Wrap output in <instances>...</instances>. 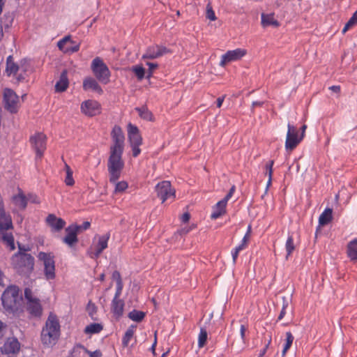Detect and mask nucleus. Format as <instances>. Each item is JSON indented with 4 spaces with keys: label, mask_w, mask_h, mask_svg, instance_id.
<instances>
[{
    "label": "nucleus",
    "mask_w": 357,
    "mask_h": 357,
    "mask_svg": "<svg viewBox=\"0 0 357 357\" xmlns=\"http://www.w3.org/2000/svg\"><path fill=\"white\" fill-rule=\"evenodd\" d=\"M24 297L26 301V309L31 317L39 318L43 314V307L40 301L33 295L29 288L24 290Z\"/></svg>",
    "instance_id": "obj_8"
},
{
    "label": "nucleus",
    "mask_w": 357,
    "mask_h": 357,
    "mask_svg": "<svg viewBox=\"0 0 357 357\" xmlns=\"http://www.w3.org/2000/svg\"><path fill=\"white\" fill-rule=\"evenodd\" d=\"M264 105V102L262 101H254L252 104V109L256 107H261Z\"/></svg>",
    "instance_id": "obj_59"
},
{
    "label": "nucleus",
    "mask_w": 357,
    "mask_h": 357,
    "mask_svg": "<svg viewBox=\"0 0 357 357\" xmlns=\"http://www.w3.org/2000/svg\"><path fill=\"white\" fill-rule=\"evenodd\" d=\"M5 280H6V278L3 273L0 270V288L3 289L4 288L6 284Z\"/></svg>",
    "instance_id": "obj_54"
},
{
    "label": "nucleus",
    "mask_w": 357,
    "mask_h": 357,
    "mask_svg": "<svg viewBox=\"0 0 357 357\" xmlns=\"http://www.w3.org/2000/svg\"><path fill=\"white\" fill-rule=\"evenodd\" d=\"M146 65L149 66V70L146 77L150 78L151 77H152L154 70L158 68V65L156 63L151 62H147Z\"/></svg>",
    "instance_id": "obj_45"
},
{
    "label": "nucleus",
    "mask_w": 357,
    "mask_h": 357,
    "mask_svg": "<svg viewBox=\"0 0 357 357\" xmlns=\"http://www.w3.org/2000/svg\"><path fill=\"white\" fill-rule=\"evenodd\" d=\"M68 73L67 70H65L61 73L59 79L55 84V91L56 92H63L68 89Z\"/></svg>",
    "instance_id": "obj_26"
},
{
    "label": "nucleus",
    "mask_w": 357,
    "mask_h": 357,
    "mask_svg": "<svg viewBox=\"0 0 357 357\" xmlns=\"http://www.w3.org/2000/svg\"><path fill=\"white\" fill-rule=\"evenodd\" d=\"M261 23L264 26L273 25L274 26H279L278 22L275 20L273 14H261Z\"/></svg>",
    "instance_id": "obj_32"
},
{
    "label": "nucleus",
    "mask_w": 357,
    "mask_h": 357,
    "mask_svg": "<svg viewBox=\"0 0 357 357\" xmlns=\"http://www.w3.org/2000/svg\"><path fill=\"white\" fill-rule=\"evenodd\" d=\"M12 200L16 207L20 210H24L27 206V199L21 189H19V192L13 196Z\"/></svg>",
    "instance_id": "obj_27"
},
{
    "label": "nucleus",
    "mask_w": 357,
    "mask_h": 357,
    "mask_svg": "<svg viewBox=\"0 0 357 357\" xmlns=\"http://www.w3.org/2000/svg\"><path fill=\"white\" fill-rule=\"evenodd\" d=\"M136 110L138 112L141 118L147 121L152 120V114L146 107H142L140 108H136Z\"/></svg>",
    "instance_id": "obj_39"
},
{
    "label": "nucleus",
    "mask_w": 357,
    "mask_h": 357,
    "mask_svg": "<svg viewBox=\"0 0 357 357\" xmlns=\"http://www.w3.org/2000/svg\"><path fill=\"white\" fill-rule=\"evenodd\" d=\"M79 50V45L77 44L73 47H67V50H65V53H74L78 52Z\"/></svg>",
    "instance_id": "obj_52"
},
{
    "label": "nucleus",
    "mask_w": 357,
    "mask_h": 357,
    "mask_svg": "<svg viewBox=\"0 0 357 357\" xmlns=\"http://www.w3.org/2000/svg\"><path fill=\"white\" fill-rule=\"evenodd\" d=\"M285 335H286V339H285V344H284V347L286 348L290 349V347H291L292 343L294 342V337L293 336L291 333L289 331L285 333Z\"/></svg>",
    "instance_id": "obj_42"
},
{
    "label": "nucleus",
    "mask_w": 357,
    "mask_h": 357,
    "mask_svg": "<svg viewBox=\"0 0 357 357\" xmlns=\"http://www.w3.org/2000/svg\"><path fill=\"white\" fill-rule=\"evenodd\" d=\"M236 188L234 185L231 186L229 191L227 194V195L222 199L223 201H225L226 203L228 202V201L233 196L234 192H235Z\"/></svg>",
    "instance_id": "obj_49"
},
{
    "label": "nucleus",
    "mask_w": 357,
    "mask_h": 357,
    "mask_svg": "<svg viewBox=\"0 0 357 357\" xmlns=\"http://www.w3.org/2000/svg\"><path fill=\"white\" fill-rule=\"evenodd\" d=\"M123 288V282H116V292L114 298H120Z\"/></svg>",
    "instance_id": "obj_47"
},
{
    "label": "nucleus",
    "mask_w": 357,
    "mask_h": 357,
    "mask_svg": "<svg viewBox=\"0 0 357 357\" xmlns=\"http://www.w3.org/2000/svg\"><path fill=\"white\" fill-rule=\"evenodd\" d=\"M91 69L94 76L99 82L103 84L109 83L111 73L109 68L100 57L97 56L93 59L91 64Z\"/></svg>",
    "instance_id": "obj_7"
},
{
    "label": "nucleus",
    "mask_w": 357,
    "mask_h": 357,
    "mask_svg": "<svg viewBox=\"0 0 357 357\" xmlns=\"http://www.w3.org/2000/svg\"><path fill=\"white\" fill-rule=\"evenodd\" d=\"M112 312L116 319H119L123 314L124 302L120 298H113L112 301Z\"/></svg>",
    "instance_id": "obj_25"
},
{
    "label": "nucleus",
    "mask_w": 357,
    "mask_h": 357,
    "mask_svg": "<svg viewBox=\"0 0 357 357\" xmlns=\"http://www.w3.org/2000/svg\"><path fill=\"white\" fill-rule=\"evenodd\" d=\"M168 52H169V50L164 46L152 45L146 49V52L142 56V59H157Z\"/></svg>",
    "instance_id": "obj_16"
},
{
    "label": "nucleus",
    "mask_w": 357,
    "mask_h": 357,
    "mask_svg": "<svg viewBox=\"0 0 357 357\" xmlns=\"http://www.w3.org/2000/svg\"><path fill=\"white\" fill-rule=\"evenodd\" d=\"M132 71L139 80H142L145 77V69L142 66L136 65L132 66Z\"/></svg>",
    "instance_id": "obj_40"
},
{
    "label": "nucleus",
    "mask_w": 357,
    "mask_h": 357,
    "mask_svg": "<svg viewBox=\"0 0 357 357\" xmlns=\"http://www.w3.org/2000/svg\"><path fill=\"white\" fill-rule=\"evenodd\" d=\"M227 203L225 201L221 199L219 201L215 206L212 208V213L211 214V220H216L223 215H225L227 212Z\"/></svg>",
    "instance_id": "obj_24"
},
{
    "label": "nucleus",
    "mask_w": 357,
    "mask_h": 357,
    "mask_svg": "<svg viewBox=\"0 0 357 357\" xmlns=\"http://www.w3.org/2000/svg\"><path fill=\"white\" fill-rule=\"evenodd\" d=\"M103 329V326L99 323H92L86 326L84 328V333L93 335L100 333Z\"/></svg>",
    "instance_id": "obj_31"
},
{
    "label": "nucleus",
    "mask_w": 357,
    "mask_h": 357,
    "mask_svg": "<svg viewBox=\"0 0 357 357\" xmlns=\"http://www.w3.org/2000/svg\"><path fill=\"white\" fill-rule=\"evenodd\" d=\"M65 169L66 172V176L64 181L65 183L68 186H73L75 184V181L73 176V170L67 164H65Z\"/></svg>",
    "instance_id": "obj_35"
},
{
    "label": "nucleus",
    "mask_w": 357,
    "mask_h": 357,
    "mask_svg": "<svg viewBox=\"0 0 357 357\" xmlns=\"http://www.w3.org/2000/svg\"><path fill=\"white\" fill-rule=\"evenodd\" d=\"M12 229H0V240L10 250L15 249Z\"/></svg>",
    "instance_id": "obj_22"
},
{
    "label": "nucleus",
    "mask_w": 357,
    "mask_h": 357,
    "mask_svg": "<svg viewBox=\"0 0 357 357\" xmlns=\"http://www.w3.org/2000/svg\"><path fill=\"white\" fill-rule=\"evenodd\" d=\"M145 316V312L136 310H132L128 314V317L130 319L136 322L142 321L144 319Z\"/></svg>",
    "instance_id": "obj_33"
},
{
    "label": "nucleus",
    "mask_w": 357,
    "mask_h": 357,
    "mask_svg": "<svg viewBox=\"0 0 357 357\" xmlns=\"http://www.w3.org/2000/svg\"><path fill=\"white\" fill-rule=\"evenodd\" d=\"M86 310L90 317H93V316L96 313L97 309L96 306L91 301H89L86 306Z\"/></svg>",
    "instance_id": "obj_43"
},
{
    "label": "nucleus",
    "mask_w": 357,
    "mask_h": 357,
    "mask_svg": "<svg viewBox=\"0 0 357 357\" xmlns=\"http://www.w3.org/2000/svg\"><path fill=\"white\" fill-rule=\"evenodd\" d=\"M224 99H225V97L222 96V97H219L218 99H217V107H220L222 105V102L224 101Z\"/></svg>",
    "instance_id": "obj_60"
},
{
    "label": "nucleus",
    "mask_w": 357,
    "mask_h": 357,
    "mask_svg": "<svg viewBox=\"0 0 357 357\" xmlns=\"http://www.w3.org/2000/svg\"><path fill=\"white\" fill-rule=\"evenodd\" d=\"M13 225L10 214L6 211L5 205L0 206V229H13Z\"/></svg>",
    "instance_id": "obj_19"
},
{
    "label": "nucleus",
    "mask_w": 357,
    "mask_h": 357,
    "mask_svg": "<svg viewBox=\"0 0 357 357\" xmlns=\"http://www.w3.org/2000/svg\"><path fill=\"white\" fill-rule=\"evenodd\" d=\"M287 303H284L283 306H282V310L280 311V314L278 316V320H281L284 317V315L286 314V308H287Z\"/></svg>",
    "instance_id": "obj_55"
},
{
    "label": "nucleus",
    "mask_w": 357,
    "mask_h": 357,
    "mask_svg": "<svg viewBox=\"0 0 357 357\" xmlns=\"http://www.w3.org/2000/svg\"><path fill=\"white\" fill-rule=\"evenodd\" d=\"M37 258L43 266V273L47 280L56 278L55 256L52 252H39Z\"/></svg>",
    "instance_id": "obj_6"
},
{
    "label": "nucleus",
    "mask_w": 357,
    "mask_h": 357,
    "mask_svg": "<svg viewBox=\"0 0 357 357\" xmlns=\"http://www.w3.org/2000/svg\"><path fill=\"white\" fill-rule=\"evenodd\" d=\"M287 128L288 130L285 142V149L291 151L301 142L303 138V133H301V136H299L296 127L290 123L288 124Z\"/></svg>",
    "instance_id": "obj_13"
},
{
    "label": "nucleus",
    "mask_w": 357,
    "mask_h": 357,
    "mask_svg": "<svg viewBox=\"0 0 357 357\" xmlns=\"http://www.w3.org/2000/svg\"><path fill=\"white\" fill-rule=\"evenodd\" d=\"M112 279L116 280V282H123L121 274L119 271H115L112 273Z\"/></svg>",
    "instance_id": "obj_51"
},
{
    "label": "nucleus",
    "mask_w": 357,
    "mask_h": 357,
    "mask_svg": "<svg viewBox=\"0 0 357 357\" xmlns=\"http://www.w3.org/2000/svg\"><path fill=\"white\" fill-rule=\"evenodd\" d=\"M347 255L351 260H357V238L351 241L348 243Z\"/></svg>",
    "instance_id": "obj_29"
},
{
    "label": "nucleus",
    "mask_w": 357,
    "mask_h": 357,
    "mask_svg": "<svg viewBox=\"0 0 357 357\" xmlns=\"http://www.w3.org/2000/svg\"><path fill=\"white\" fill-rule=\"evenodd\" d=\"M112 144L109 149V156L107 161V169L109 174V182H115L121 176L124 167L122 155L124 149L125 137L122 129L115 126L111 132Z\"/></svg>",
    "instance_id": "obj_1"
},
{
    "label": "nucleus",
    "mask_w": 357,
    "mask_h": 357,
    "mask_svg": "<svg viewBox=\"0 0 357 357\" xmlns=\"http://www.w3.org/2000/svg\"><path fill=\"white\" fill-rule=\"evenodd\" d=\"M60 335V324L56 316L50 313L41 332V342L44 345H54Z\"/></svg>",
    "instance_id": "obj_4"
},
{
    "label": "nucleus",
    "mask_w": 357,
    "mask_h": 357,
    "mask_svg": "<svg viewBox=\"0 0 357 357\" xmlns=\"http://www.w3.org/2000/svg\"><path fill=\"white\" fill-rule=\"evenodd\" d=\"M18 248L10 258L11 266L17 274L29 277L34 269L35 259L24 246L19 244Z\"/></svg>",
    "instance_id": "obj_2"
},
{
    "label": "nucleus",
    "mask_w": 357,
    "mask_h": 357,
    "mask_svg": "<svg viewBox=\"0 0 357 357\" xmlns=\"http://www.w3.org/2000/svg\"><path fill=\"white\" fill-rule=\"evenodd\" d=\"M31 71L30 62L23 59L20 64L14 62L13 56L10 55L6 59V73L8 76H13L17 82L23 81L27 73Z\"/></svg>",
    "instance_id": "obj_5"
},
{
    "label": "nucleus",
    "mask_w": 357,
    "mask_h": 357,
    "mask_svg": "<svg viewBox=\"0 0 357 357\" xmlns=\"http://www.w3.org/2000/svg\"><path fill=\"white\" fill-rule=\"evenodd\" d=\"M247 54V50L242 48H237L233 50H229L221 56L219 65L225 67L227 63L240 60Z\"/></svg>",
    "instance_id": "obj_14"
},
{
    "label": "nucleus",
    "mask_w": 357,
    "mask_h": 357,
    "mask_svg": "<svg viewBox=\"0 0 357 357\" xmlns=\"http://www.w3.org/2000/svg\"><path fill=\"white\" fill-rule=\"evenodd\" d=\"M27 202H30L33 204H39L40 202V199L36 195L29 194L28 197H26Z\"/></svg>",
    "instance_id": "obj_48"
},
{
    "label": "nucleus",
    "mask_w": 357,
    "mask_h": 357,
    "mask_svg": "<svg viewBox=\"0 0 357 357\" xmlns=\"http://www.w3.org/2000/svg\"><path fill=\"white\" fill-rule=\"evenodd\" d=\"M206 17L211 21L216 20L215 14L210 4L206 6Z\"/></svg>",
    "instance_id": "obj_44"
},
{
    "label": "nucleus",
    "mask_w": 357,
    "mask_h": 357,
    "mask_svg": "<svg viewBox=\"0 0 357 357\" xmlns=\"http://www.w3.org/2000/svg\"><path fill=\"white\" fill-rule=\"evenodd\" d=\"M333 219V210L330 208H326L320 215L319 218V226H324L331 222Z\"/></svg>",
    "instance_id": "obj_28"
},
{
    "label": "nucleus",
    "mask_w": 357,
    "mask_h": 357,
    "mask_svg": "<svg viewBox=\"0 0 357 357\" xmlns=\"http://www.w3.org/2000/svg\"><path fill=\"white\" fill-rule=\"evenodd\" d=\"M351 27H352V26L347 22V24H345L344 27L342 29V32L343 33L347 32Z\"/></svg>",
    "instance_id": "obj_62"
},
{
    "label": "nucleus",
    "mask_w": 357,
    "mask_h": 357,
    "mask_svg": "<svg viewBox=\"0 0 357 357\" xmlns=\"http://www.w3.org/2000/svg\"><path fill=\"white\" fill-rule=\"evenodd\" d=\"M81 112L87 116H94L101 112L100 104L94 100H87L81 104Z\"/></svg>",
    "instance_id": "obj_15"
},
{
    "label": "nucleus",
    "mask_w": 357,
    "mask_h": 357,
    "mask_svg": "<svg viewBox=\"0 0 357 357\" xmlns=\"http://www.w3.org/2000/svg\"><path fill=\"white\" fill-rule=\"evenodd\" d=\"M250 231H251V226L249 225L248 228V231H247L246 234H245V236H243L241 243L238 246L236 247L241 251L243 250L244 249H245L247 248L248 243L250 239Z\"/></svg>",
    "instance_id": "obj_38"
},
{
    "label": "nucleus",
    "mask_w": 357,
    "mask_h": 357,
    "mask_svg": "<svg viewBox=\"0 0 357 357\" xmlns=\"http://www.w3.org/2000/svg\"><path fill=\"white\" fill-rule=\"evenodd\" d=\"M3 104L6 110L16 113L20 107V98L14 91L5 89L3 91Z\"/></svg>",
    "instance_id": "obj_11"
},
{
    "label": "nucleus",
    "mask_w": 357,
    "mask_h": 357,
    "mask_svg": "<svg viewBox=\"0 0 357 357\" xmlns=\"http://www.w3.org/2000/svg\"><path fill=\"white\" fill-rule=\"evenodd\" d=\"M246 330H247V328H246V327L244 325H241V326L240 334H241V337L243 341H245Z\"/></svg>",
    "instance_id": "obj_57"
},
{
    "label": "nucleus",
    "mask_w": 357,
    "mask_h": 357,
    "mask_svg": "<svg viewBox=\"0 0 357 357\" xmlns=\"http://www.w3.org/2000/svg\"><path fill=\"white\" fill-rule=\"evenodd\" d=\"M68 42L74 43V42L71 40L70 36H66L62 39L59 40L57 43L58 48L63 53H65V50H67V47H66L65 45Z\"/></svg>",
    "instance_id": "obj_41"
},
{
    "label": "nucleus",
    "mask_w": 357,
    "mask_h": 357,
    "mask_svg": "<svg viewBox=\"0 0 357 357\" xmlns=\"http://www.w3.org/2000/svg\"><path fill=\"white\" fill-rule=\"evenodd\" d=\"M117 181L118 179L115 182H111L115 184L114 192L116 194L123 192L128 188V183L125 181Z\"/></svg>",
    "instance_id": "obj_37"
},
{
    "label": "nucleus",
    "mask_w": 357,
    "mask_h": 357,
    "mask_svg": "<svg viewBox=\"0 0 357 357\" xmlns=\"http://www.w3.org/2000/svg\"><path fill=\"white\" fill-rule=\"evenodd\" d=\"M109 234H106L98 237V243L95 245L94 252L91 253L92 257L98 258L102 251L107 248Z\"/></svg>",
    "instance_id": "obj_20"
},
{
    "label": "nucleus",
    "mask_w": 357,
    "mask_h": 357,
    "mask_svg": "<svg viewBox=\"0 0 357 357\" xmlns=\"http://www.w3.org/2000/svg\"><path fill=\"white\" fill-rule=\"evenodd\" d=\"M83 89L84 91H92L98 94H102L103 92L97 80L91 77H87L84 79Z\"/></svg>",
    "instance_id": "obj_23"
},
{
    "label": "nucleus",
    "mask_w": 357,
    "mask_h": 357,
    "mask_svg": "<svg viewBox=\"0 0 357 357\" xmlns=\"http://www.w3.org/2000/svg\"><path fill=\"white\" fill-rule=\"evenodd\" d=\"M208 339V333L206 330L204 328H200V332L198 335V341H197V346L199 349L203 348L207 342Z\"/></svg>",
    "instance_id": "obj_34"
},
{
    "label": "nucleus",
    "mask_w": 357,
    "mask_h": 357,
    "mask_svg": "<svg viewBox=\"0 0 357 357\" xmlns=\"http://www.w3.org/2000/svg\"><path fill=\"white\" fill-rule=\"evenodd\" d=\"M329 89L335 93H339L340 91V86H332Z\"/></svg>",
    "instance_id": "obj_61"
},
{
    "label": "nucleus",
    "mask_w": 357,
    "mask_h": 357,
    "mask_svg": "<svg viewBox=\"0 0 357 357\" xmlns=\"http://www.w3.org/2000/svg\"><path fill=\"white\" fill-rule=\"evenodd\" d=\"M241 252L240 250H238V248H234L232 250H231V256H232V260H233V263L235 264L236 263V260L238 259V255H239V252Z\"/></svg>",
    "instance_id": "obj_50"
},
{
    "label": "nucleus",
    "mask_w": 357,
    "mask_h": 357,
    "mask_svg": "<svg viewBox=\"0 0 357 357\" xmlns=\"http://www.w3.org/2000/svg\"><path fill=\"white\" fill-rule=\"evenodd\" d=\"M46 223L54 232L61 231L66 226V221L54 214H49L46 218Z\"/></svg>",
    "instance_id": "obj_18"
},
{
    "label": "nucleus",
    "mask_w": 357,
    "mask_h": 357,
    "mask_svg": "<svg viewBox=\"0 0 357 357\" xmlns=\"http://www.w3.org/2000/svg\"><path fill=\"white\" fill-rule=\"evenodd\" d=\"M285 249L287 251L286 259H288V257L293 253L294 250H295L294 238L292 235L288 236V238L285 243Z\"/></svg>",
    "instance_id": "obj_36"
},
{
    "label": "nucleus",
    "mask_w": 357,
    "mask_h": 357,
    "mask_svg": "<svg viewBox=\"0 0 357 357\" xmlns=\"http://www.w3.org/2000/svg\"><path fill=\"white\" fill-rule=\"evenodd\" d=\"M274 165L273 160H269L265 165L266 174H268V177L273 176V166Z\"/></svg>",
    "instance_id": "obj_46"
},
{
    "label": "nucleus",
    "mask_w": 357,
    "mask_h": 357,
    "mask_svg": "<svg viewBox=\"0 0 357 357\" xmlns=\"http://www.w3.org/2000/svg\"><path fill=\"white\" fill-rule=\"evenodd\" d=\"M20 344L16 338H9L1 347L3 353L6 354H15L20 351Z\"/></svg>",
    "instance_id": "obj_21"
},
{
    "label": "nucleus",
    "mask_w": 357,
    "mask_h": 357,
    "mask_svg": "<svg viewBox=\"0 0 357 357\" xmlns=\"http://www.w3.org/2000/svg\"><path fill=\"white\" fill-rule=\"evenodd\" d=\"M190 214L188 213H185L181 216V221L185 223V222H188V220H190Z\"/></svg>",
    "instance_id": "obj_58"
},
{
    "label": "nucleus",
    "mask_w": 357,
    "mask_h": 357,
    "mask_svg": "<svg viewBox=\"0 0 357 357\" xmlns=\"http://www.w3.org/2000/svg\"><path fill=\"white\" fill-rule=\"evenodd\" d=\"M2 304L6 312L17 314L21 310L22 298L19 294V289L15 285L8 287L1 297Z\"/></svg>",
    "instance_id": "obj_3"
},
{
    "label": "nucleus",
    "mask_w": 357,
    "mask_h": 357,
    "mask_svg": "<svg viewBox=\"0 0 357 357\" xmlns=\"http://www.w3.org/2000/svg\"><path fill=\"white\" fill-rule=\"evenodd\" d=\"M78 228L76 224H72L66 228V235L63 238V242L69 247H73L78 242Z\"/></svg>",
    "instance_id": "obj_17"
},
{
    "label": "nucleus",
    "mask_w": 357,
    "mask_h": 357,
    "mask_svg": "<svg viewBox=\"0 0 357 357\" xmlns=\"http://www.w3.org/2000/svg\"><path fill=\"white\" fill-rule=\"evenodd\" d=\"M128 138L132 148V155L136 158L141 153L139 146L142 144V137L138 128L132 123L128 125Z\"/></svg>",
    "instance_id": "obj_9"
},
{
    "label": "nucleus",
    "mask_w": 357,
    "mask_h": 357,
    "mask_svg": "<svg viewBox=\"0 0 357 357\" xmlns=\"http://www.w3.org/2000/svg\"><path fill=\"white\" fill-rule=\"evenodd\" d=\"M87 353L89 354L90 357H101L102 353L100 350H96L94 351H89Z\"/></svg>",
    "instance_id": "obj_56"
},
{
    "label": "nucleus",
    "mask_w": 357,
    "mask_h": 357,
    "mask_svg": "<svg viewBox=\"0 0 357 357\" xmlns=\"http://www.w3.org/2000/svg\"><path fill=\"white\" fill-rule=\"evenodd\" d=\"M136 328V325L132 324L125 332V334L122 338V344L124 347H127L129 345V343L135 333Z\"/></svg>",
    "instance_id": "obj_30"
},
{
    "label": "nucleus",
    "mask_w": 357,
    "mask_h": 357,
    "mask_svg": "<svg viewBox=\"0 0 357 357\" xmlns=\"http://www.w3.org/2000/svg\"><path fill=\"white\" fill-rule=\"evenodd\" d=\"M289 349L283 347V349L282 351V357H284L286 356V354H287V352L288 351Z\"/></svg>",
    "instance_id": "obj_63"
},
{
    "label": "nucleus",
    "mask_w": 357,
    "mask_h": 357,
    "mask_svg": "<svg viewBox=\"0 0 357 357\" xmlns=\"http://www.w3.org/2000/svg\"><path fill=\"white\" fill-rule=\"evenodd\" d=\"M30 143L36 153V160H40L46 150V136L42 132L36 133L31 137Z\"/></svg>",
    "instance_id": "obj_12"
},
{
    "label": "nucleus",
    "mask_w": 357,
    "mask_h": 357,
    "mask_svg": "<svg viewBox=\"0 0 357 357\" xmlns=\"http://www.w3.org/2000/svg\"><path fill=\"white\" fill-rule=\"evenodd\" d=\"M90 222L86 221V222H84L82 225H77V227H79L78 228V232L79 233L81 231H83V230H86L88 229L89 227H90Z\"/></svg>",
    "instance_id": "obj_53"
},
{
    "label": "nucleus",
    "mask_w": 357,
    "mask_h": 357,
    "mask_svg": "<svg viewBox=\"0 0 357 357\" xmlns=\"http://www.w3.org/2000/svg\"><path fill=\"white\" fill-rule=\"evenodd\" d=\"M156 344H157V338H156V335H155L154 342H153V344H152V347H151V349L153 350V351H155V348Z\"/></svg>",
    "instance_id": "obj_64"
},
{
    "label": "nucleus",
    "mask_w": 357,
    "mask_h": 357,
    "mask_svg": "<svg viewBox=\"0 0 357 357\" xmlns=\"http://www.w3.org/2000/svg\"><path fill=\"white\" fill-rule=\"evenodd\" d=\"M157 196L162 200V203L167 200L173 202L176 197V191L168 181L158 183L155 186Z\"/></svg>",
    "instance_id": "obj_10"
}]
</instances>
